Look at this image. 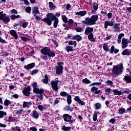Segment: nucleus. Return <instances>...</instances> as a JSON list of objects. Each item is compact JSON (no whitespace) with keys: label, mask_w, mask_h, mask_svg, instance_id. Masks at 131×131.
I'll return each instance as SVG.
<instances>
[{"label":"nucleus","mask_w":131,"mask_h":131,"mask_svg":"<svg viewBox=\"0 0 131 131\" xmlns=\"http://www.w3.org/2000/svg\"><path fill=\"white\" fill-rule=\"evenodd\" d=\"M47 17L42 19V21L47 23L49 26H51V25H52V21H54L53 23L54 28H57V26H58V24L59 23V19L56 15L52 13H48L47 15Z\"/></svg>","instance_id":"1"},{"label":"nucleus","mask_w":131,"mask_h":131,"mask_svg":"<svg viewBox=\"0 0 131 131\" xmlns=\"http://www.w3.org/2000/svg\"><path fill=\"white\" fill-rule=\"evenodd\" d=\"M123 70H124L123 65L120 63V64L113 66V68L112 69V72L114 74V75H115V76L118 77V76H119V75H121V74H122V73L123 72Z\"/></svg>","instance_id":"2"},{"label":"nucleus","mask_w":131,"mask_h":131,"mask_svg":"<svg viewBox=\"0 0 131 131\" xmlns=\"http://www.w3.org/2000/svg\"><path fill=\"white\" fill-rule=\"evenodd\" d=\"M98 20V15H93L90 18H85V23L88 25H94Z\"/></svg>","instance_id":"3"},{"label":"nucleus","mask_w":131,"mask_h":131,"mask_svg":"<svg viewBox=\"0 0 131 131\" xmlns=\"http://www.w3.org/2000/svg\"><path fill=\"white\" fill-rule=\"evenodd\" d=\"M0 20L3 21L4 23H9L10 22V17L7 16V14L4 13V12H0Z\"/></svg>","instance_id":"4"},{"label":"nucleus","mask_w":131,"mask_h":131,"mask_svg":"<svg viewBox=\"0 0 131 131\" xmlns=\"http://www.w3.org/2000/svg\"><path fill=\"white\" fill-rule=\"evenodd\" d=\"M57 65H58V66L56 67V74H61V73L63 72V65H64V63L59 62L57 63Z\"/></svg>","instance_id":"5"},{"label":"nucleus","mask_w":131,"mask_h":131,"mask_svg":"<svg viewBox=\"0 0 131 131\" xmlns=\"http://www.w3.org/2000/svg\"><path fill=\"white\" fill-rule=\"evenodd\" d=\"M62 117L63 118V120L66 121V122H69L70 124H71L74 122L73 120H71L72 116L67 114L63 115Z\"/></svg>","instance_id":"6"},{"label":"nucleus","mask_w":131,"mask_h":131,"mask_svg":"<svg viewBox=\"0 0 131 131\" xmlns=\"http://www.w3.org/2000/svg\"><path fill=\"white\" fill-rule=\"evenodd\" d=\"M33 92L35 94H42L43 93V90L41 89H39L37 87V83L34 82L33 83Z\"/></svg>","instance_id":"7"},{"label":"nucleus","mask_w":131,"mask_h":131,"mask_svg":"<svg viewBox=\"0 0 131 131\" xmlns=\"http://www.w3.org/2000/svg\"><path fill=\"white\" fill-rule=\"evenodd\" d=\"M59 83V80H54L51 82V86L52 89L55 91V92L58 91V84Z\"/></svg>","instance_id":"8"},{"label":"nucleus","mask_w":131,"mask_h":131,"mask_svg":"<svg viewBox=\"0 0 131 131\" xmlns=\"http://www.w3.org/2000/svg\"><path fill=\"white\" fill-rule=\"evenodd\" d=\"M128 43H129V40L126 38H123L122 40V49H124L128 47Z\"/></svg>","instance_id":"9"},{"label":"nucleus","mask_w":131,"mask_h":131,"mask_svg":"<svg viewBox=\"0 0 131 131\" xmlns=\"http://www.w3.org/2000/svg\"><path fill=\"white\" fill-rule=\"evenodd\" d=\"M115 22L113 20H105L104 22V28L107 29L108 26H113L114 25Z\"/></svg>","instance_id":"10"},{"label":"nucleus","mask_w":131,"mask_h":131,"mask_svg":"<svg viewBox=\"0 0 131 131\" xmlns=\"http://www.w3.org/2000/svg\"><path fill=\"white\" fill-rule=\"evenodd\" d=\"M50 51H51L50 48L45 47V48L41 49V53L42 55H47L50 53Z\"/></svg>","instance_id":"11"},{"label":"nucleus","mask_w":131,"mask_h":131,"mask_svg":"<svg viewBox=\"0 0 131 131\" xmlns=\"http://www.w3.org/2000/svg\"><path fill=\"white\" fill-rule=\"evenodd\" d=\"M121 55H122V56H130L131 50L127 49L124 50L122 51Z\"/></svg>","instance_id":"12"},{"label":"nucleus","mask_w":131,"mask_h":131,"mask_svg":"<svg viewBox=\"0 0 131 131\" xmlns=\"http://www.w3.org/2000/svg\"><path fill=\"white\" fill-rule=\"evenodd\" d=\"M31 89H30V87H28L27 88H25L24 90L23 91V93L25 96H29L30 95V90Z\"/></svg>","instance_id":"13"},{"label":"nucleus","mask_w":131,"mask_h":131,"mask_svg":"<svg viewBox=\"0 0 131 131\" xmlns=\"http://www.w3.org/2000/svg\"><path fill=\"white\" fill-rule=\"evenodd\" d=\"M74 100L75 101H76V102H77L78 103H79L80 105H85V103L81 101V100L79 98V96H76L75 98H74Z\"/></svg>","instance_id":"14"},{"label":"nucleus","mask_w":131,"mask_h":131,"mask_svg":"<svg viewBox=\"0 0 131 131\" xmlns=\"http://www.w3.org/2000/svg\"><path fill=\"white\" fill-rule=\"evenodd\" d=\"M93 31H94V28L87 27L85 30L84 34H86V35H88V34H89V33L90 34L93 33L92 32H93Z\"/></svg>","instance_id":"15"},{"label":"nucleus","mask_w":131,"mask_h":131,"mask_svg":"<svg viewBox=\"0 0 131 131\" xmlns=\"http://www.w3.org/2000/svg\"><path fill=\"white\" fill-rule=\"evenodd\" d=\"M10 33L11 35L15 37V39H18V35L17 34V32L16 31L14 30H11L10 31Z\"/></svg>","instance_id":"16"},{"label":"nucleus","mask_w":131,"mask_h":131,"mask_svg":"<svg viewBox=\"0 0 131 131\" xmlns=\"http://www.w3.org/2000/svg\"><path fill=\"white\" fill-rule=\"evenodd\" d=\"M32 13L33 14V15H36L37 14H40L39 13V10H38V7L37 6L36 7H34L32 9Z\"/></svg>","instance_id":"17"},{"label":"nucleus","mask_w":131,"mask_h":131,"mask_svg":"<svg viewBox=\"0 0 131 131\" xmlns=\"http://www.w3.org/2000/svg\"><path fill=\"white\" fill-rule=\"evenodd\" d=\"M35 66V63H32L30 64H29L27 66H25L24 67L25 69H26L27 70H29V69H32L33 67Z\"/></svg>","instance_id":"18"},{"label":"nucleus","mask_w":131,"mask_h":131,"mask_svg":"<svg viewBox=\"0 0 131 131\" xmlns=\"http://www.w3.org/2000/svg\"><path fill=\"white\" fill-rule=\"evenodd\" d=\"M123 80L126 81V83H131V76L126 75L124 77Z\"/></svg>","instance_id":"19"},{"label":"nucleus","mask_w":131,"mask_h":131,"mask_svg":"<svg viewBox=\"0 0 131 131\" xmlns=\"http://www.w3.org/2000/svg\"><path fill=\"white\" fill-rule=\"evenodd\" d=\"M31 105H32V103L31 102H28L24 101L23 102V108H29L30 106H31Z\"/></svg>","instance_id":"20"},{"label":"nucleus","mask_w":131,"mask_h":131,"mask_svg":"<svg viewBox=\"0 0 131 131\" xmlns=\"http://www.w3.org/2000/svg\"><path fill=\"white\" fill-rule=\"evenodd\" d=\"M76 15H77V16H80V17H83V16H85V15H86V11H83L77 12L76 13Z\"/></svg>","instance_id":"21"},{"label":"nucleus","mask_w":131,"mask_h":131,"mask_svg":"<svg viewBox=\"0 0 131 131\" xmlns=\"http://www.w3.org/2000/svg\"><path fill=\"white\" fill-rule=\"evenodd\" d=\"M119 24H116L114 25L113 28L114 29V31L117 32H119L120 31V28L119 27Z\"/></svg>","instance_id":"22"},{"label":"nucleus","mask_w":131,"mask_h":131,"mask_svg":"<svg viewBox=\"0 0 131 131\" xmlns=\"http://www.w3.org/2000/svg\"><path fill=\"white\" fill-rule=\"evenodd\" d=\"M39 116L38 113L36 111H33V118L34 119H37Z\"/></svg>","instance_id":"23"},{"label":"nucleus","mask_w":131,"mask_h":131,"mask_svg":"<svg viewBox=\"0 0 131 131\" xmlns=\"http://www.w3.org/2000/svg\"><path fill=\"white\" fill-rule=\"evenodd\" d=\"M113 92H114V95H115V96H116V95L121 96V95H122V92H121V91L114 90Z\"/></svg>","instance_id":"24"},{"label":"nucleus","mask_w":131,"mask_h":131,"mask_svg":"<svg viewBox=\"0 0 131 131\" xmlns=\"http://www.w3.org/2000/svg\"><path fill=\"white\" fill-rule=\"evenodd\" d=\"M103 49L105 51V52H109L110 51V49H109V47H108V43H104L103 46Z\"/></svg>","instance_id":"25"},{"label":"nucleus","mask_w":131,"mask_h":131,"mask_svg":"<svg viewBox=\"0 0 131 131\" xmlns=\"http://www.w3.org/2000/svg\"><path fill=\"white\" fill-rule=\"evenodd\" d=\"M72 39L76 40L77 41H79L81 39V36L79 35H77L75 36H74L72 38Z\"/></svg>","instance_id":"26"},{"label":"nucleus","mask_w":131,"mask_h":131,"mask_svg":"<svg viewBox=\"0 0 131 131\" xmlns=\"http://www.w3.org/2000/svg\"><path fill=\"white\" fill-rule=\"evenodd\" d=\"M48 57H50V58H54L55 56H56V54H55V52L54 51L51 50L49 51L48 54Z\"/></svg>","instance_id":"27"},{"label":"nucleus","mask_w":131,"mask_h":131,"mask_svg":"<svg viewBox=\"0 0 131 131\" xmlns=\"http://www.w3.org/2000/svg\"><path fill=\"white\" fill-rule=\"evenodd\" d=\"M98 113H99V112H98L97 111H95L94 112V114H93L94 121H97V120L98 119Z\"/></svg>","instance_id":"28"},{"label":"nucleus","mask_w":131,"mask_h":131,"mask_svg":"<svg viewBox=\"0 0 131 131\" xmlns=\"http://www.w3.org/2000/svg\"><path fill=\"white\" fill-rule=\"evenodd\" d=\"M72 97L70 95H68L67 96V102L68 105H70L71 103H72Z\"/></svg>","instance_id":"29"},{"label":"nucleus","mask_w":131,"mask_h":131,"mask_svg":"<svg viewBox=\"0 0 131 131\" xmlns=\"http://www.w3.org/2000/svg\"><path fill=\"white\" fill-rule=\"evenodd\" d=\"M49 7L50 10H54V9H56V6H54L52 2L49 3Z\"/></svg>","instance_id":"30"},{"label":"nucleus","mask_w":131,"mask_h":131,"mask_svg":"<svg viewBox=\"0 0 131 131\" xmlns=\"http://www.w3.org/2000/svg\"><path fill=\"white\" fill-rule=\"evenodd\" d=\"M45 78L43 80V83H45V84H48L49 83V78L48 77L47 75H45Z\"/></svg>","instance_id":"31"},{"label":"nucleus","mask_w":131,"mask_h":131,"mask_svg":"<svg viewBox=\"0 0 131 131\" xmlns=\"http://www.w3.org/2000/svg\"><path fill=\"white\" fill-rule=\"evenodd\" d=\"M125 112V108H120L119 109L118 114H120V115H121V114H123Z\"/></svg>","instance_id":"32"},{"label":"nucleus","mask_w":131,"mask_h":131,"mask_svg":"<svg viewBox=\"0 0 131 131\" xmlns=\"http://www.w3.org/2000/svg\"><path fill=\"white\" fill-rule=\"evenodd\" d=\"M101 105L100 103H97L95 104V110H99L101 109Z\"/></svg>","instance_id":"33"},{"label":"nucleus","mask_w":131,"mask_h":131,"mask_svg":"<svg viewBox=\"0 0 131 131\" xmlns=\"http://www.w3.org/2000/svg\"><path fill=\"white\" fill-rule=\"evenodd\" d=\"M88 38L89 40H90L91 41H94V35L93 34V33H90L88 35Z\"/></svg>","instance_id":"34"},{"label":"nucleus","mask_w":131,"mask_h":131,"mask_svg":"<svg viewBox=\"0 0 131 131\" xmlns=\"http://www.w3.org/2000/svg\"><path fill=\"white\" fill-rule=\"evenodd\" d=\"M66 50H67L68 53H69V52H73V47H72V46H68L66 48Z\"/></svg>","instance_id":"35"},{"label":"nucleus","mask_w":131,"mask_h":131,"mask_svg":"<svg viewBox=\"0 0 131 131\" xmlns=\"http://www.w3.org/2000/svg\"><path fill=\"white\" fill-rule=\"evenodd\" d=\"M68 44L70 46H74V48H76V41H70L68 42Z\"/></svg>","instance_id":"36"},{"label":"nucleus","mask_w":131,"mask_h":131,"mask_svg":"<svg viewBox=\"0 0 131 131\" xmlns=\"http://www.w3.org/2000/svg\"><path fill=\"white\" fill-rule=\"evenodd\" d=\"M7 115V113L0 111V119L3 118L4 116Z\"/></svg>","instance_id":"37"},{"label":"nucleus","mask_w":131,"mask_h":131,"mask_svg":"<svg viewBox=\"0 0 131 131\" xmlns=\"http://www.w3.org/2000/svg\"><path fill=\"white\" fill-rule=\"evenodd\" d=\"M83 83H86V84H89V83H91V81L88 79V78H85V79L82 80Z\"/></svg>","instance_id":"38"},{"label":"nucleus","mask_w":131,"mask_h":131,"mask_svg":"<svg viewBox=\"0 0 131 131\" xmlns=\"http://www.w3.org/2000/svg\"><path fill=\"white\" fill-rule=\"evenodd\" d=\"M10 18L12 20H15V19H18V18H20V15H12L10 16Z\"/></svg>","instance_id":"39"},{"label":"nucleus","mask_w":131,"mask_h":131,"mask_svg":"<svg viewBox=\"0 0 131 131\" xmlns=\"http://www.w3.org/2000/svg\"><path fill=\"white\" fill-rule=\"evenodd\" d=\"M70 129H71V127H66V126H64L62 128V130H64V131H69V130H70Z\"/></svg>","instance_id":"40"},{"label":"nucleus","mask_w":131,"mask_h":131,"mask_svg":"<svg viewBox=\"0 0 131 131\" xmlns=\"http://www.w3.org/2000/svg\"><path fill=\"white\" fill-rule=\"evenodd\" d=\"M62 19L64 23H67L68 22V20L67 19V17H66V15H62Z\"/></svg>","instance_id":"41"},{"label":"nucleus","mask_w":131,"mask_h":131,"mask_svg":"<svg viewBox=\"0 0 131 131\" xmlns=\"http://www.w3.org/2000/svg\"><path fill=\"white\" fill-rule=\"evenodd\" d=\"M20 38H21L22 40H23V41H25V42H26L27 40H30L29 38L26 37L20 36Z\"/></svg>","instance_id":"42"},{"label":"nucleus","mask_w":131,"mask_h":131,"mask_svg":"<svg viewBox=\"0 0 131 131\" xmlns=\"http://www.w3.org/2000/svg\"><path fill=\"white\" fill-rule=\"evenodd\" d=\"M37 108L40 111H43V109L45 108V106L41 105H38Z\"/></svg>","instance_id":"43"},{"label":"nucleus","mask_w":131,"mask_h":131,"mask_svg":"<svg viewBox=\"0 0 131 131\" xmlns=\"http://www.w3.org/2000/svg\"><path fill=\"white\" fill-rule=\"evenodd\" d=\"M10 104H11V101L10 100H5L4 105L5 106H9V105H10Z\"/></svg>","instance_id":"44"},{"label":"nucleus","mask_w":131,"mask_h":131,"mask_svg":"<svg viewBox=\"0 0 131 131\" xmlns=\"http://www.w3.org/2000/svg\"><path fill=\"white\" fill-rule=\"evenodd\" d=\"M60 96H61L62 97H66V96H67V97H68V94H67V93L65 92H61L60 93Z\"/></svg>","instance_id":"45"},{"label":"nucleus","mask_w":131,"mask_h":131,"mask_svg":"<svg viewBox=\"0 0 131 131\" xmlns=\"http://www.w3.org/2000/svg\"><path fill=\"white\" fill-rule=\"evenodd\" d=\"M98 90H99V88H97V87H92L91 89V92H93L96 93V92H97V91H98Z\"/></svg>","instance_id":"46"},{"label":"nucleus","mask_w":131,"mask_h":131,"mask_svg":"<svg viewBox=\"0 0 131 131\" xmlns=\"http://www.w3.org/2000/svg\"><path fill=\"white\" fill-rule=\"evenodd\" d=\"M20 2H24L25 5H26V6H29L30 5V3L27 0H20Z\"/></svg>","instance_id":"47"},{"label":"nucleus","mask_w":131,"mask_h":131,"mask_svg":"<svg viewBox=\"0 0 131 131\" xmlns=\"http://www.w3.org/2000/svg\"><path fill=\"white\" fill-rule=\"evenodd\" d=\"M93 9L95 11H97L98 10V4L95 3L93 4Z\"/></svg>","instance_id":"48"},{"label":"nucleus","mask_w":131,"mask_h":131,"mask_svg":"<svg viewBox=\"0 0 131 131\" xmlns=\"http://www.w3.org/2000/svg\"><path fill=\"white\" fill-rule=\"evenodd\" d=\"M38 72V70H34L31 72V75H33L34 74H36Z\"/></svg>","instance_id":"49"},{"label":"nucleus","mask_w":131,"mask_h":131,"mask_svg":"<svg viewBox=\"0 0 131 131\" xmlns=\"http://www.w3.org/2000/svg\"><path fill=\"white\" fill-rule=\"evenodd\" d=\"M38 94L37 95L38 98H39L41 100H42L43 98V95H42V93H38Z\"/></svg>","instance_id":"50"},{"label":"nucleus","mask_w":131,"mask_h":131,"mask_svg":"<svg viewBox=\"0 0 131 131\" xmlns=\"http://www.w3.org/2000/svg\"><path fill=\"white\" fill-rule=\"evenodd\" d=\"M76 31L77 32H82V31H83V29L79 27V28H77L76 29Z\"/></svg>","instance_id":"51"},{"label":"nucleus","mask_w":131,"mask_h":131,"mask_svg":"<svg viewBox=\"0 0 131 131\" xmlns=\"http://www.w3.org/2000/svg\"><path fill=\"white\" fill-rule=\"evenodd\" d=\"M100 84H102L101 82H94L92 84H91L90 86H92L93 85H100Z\"/></svg>","instance_id":"52"},{"label":"nucleus","mask_w":131,"mask_h":131,"mask_svg":"<svg viewBox=\"0 0 131 131\" xmlns=\"http://www.w3.org/2000/svg\"><path fill=\"white\" fill-rule=\"evenodd\" d=\"M26 11L27 13H30V12L31 11V7L29 6L27 7V8L26 9Z\"/></svg>","instance_id":"53"},{"label":"nucleus","mask_w":131,"mask_h":131,"mask_svg":"<svg viewBox=\"0 0 131 131\" xmlns=\"http://www.w3.org/2000/svg\"><path fill=\"white\" fill-rule=\"evenodd\" d=\"M105 83H107V84H109L110 85H113V82L111 80H107L105 81Z\"/></svg>","instance_id":"54"},{"label":"nucleus","mask_w":131,"mask_h":131,"mask_svg":"<svg viewBox=\"0 0 131 131\" xmlns=\"http://www.w3.org/2000/svg\"><path fill=\"white\" fill-rule=\"evenodd\" d=\"M23 112V110H19L16 112V114L17 115H20L22 114Z\"/></svg>","instance_id":"55"},{"label":"nucleus","mask_w":131,"mask_h":131,"mask_svg":"<svg viewBox=\"0 0 131 131\" xmlns=\"http://www.w3.org/2000/svg\"><path fill=\"white\" fill-rule=\"evenodd\" d=\"M27 25H28V22L24 23L22 24V26H23V28H26Z\"/></svg>","instance_id":"56"},{"label":"nucleus","mask_w":131,"mask_h":131,"mask_svg":"<svg viewBox=\"0 0 131 131\" xmlns=\"http://www.w3.org/2000/svg\"><path fill=\"white\" fill-rule=\"evenodd\" d=\"M115 50V48L114 47V46H112L111 48V53L113 54Z\"/></svg>","instance_id":"57"},{"label":"nucleus","mask_w":131,"mask_h":131,"mask_svg":"<svg viewBox=\"0 0 131 131\" xmlns=\"http://www.w3.org/2000/svg\"><path fill=\"white\" fill-rule=\"evenodd\" d=\"M105 92L107 93V95H109L111 93V89L108 88L105 90Z\"/></svg>","instance_id":"58"},{"label":"nucleus","mask_w":131,"mask_h":131,"mask_svg":"<svg viewBox=\"0 0 131 131\" xmlns=\"http://www.w3.org/2000/svg\"><path fill=\"white\" fill-rule=\"evenodd\" d=\"M11 13L12 14H18V12L17 11V10H15V9H13L11 11Z\"/></svg>","instance_id":"59"},{"label":"nucleus","mask_w":131,"mask_h":131,"mask_svg":"<svg viewBox=\"0 0 131 131\" xmlns=\"http://www.w3.org/2000/svg\"><path fill=\"white\" fill-rule=\"evenodd\" d=\"M34 17H35V18L36 19V20H37V21H38V20H40V17L38 16L37 15H36V14L34 15Z\"/></svg>","instance_id":"60"},{"label":"nucleus","mask_w":131,"mask_h":131,"mask_svg":"<svg viewBox=\"0 0 131 131\" xmlns=\"http://www.w3.org/2000/svg\"><path fill=\"white\" fill-rule=\"evenodd\" d=\"M123 36H124V34L123 33H121L118 36V38H120V39H122V37H123Z\"/></svg>","instance_id":"61"},{"label":"nucleus","mask_w":131,"mask_h":131,"mask_svg":"<svg viewBox=\"0 0 131 131\" xmlns=\"http://www.w3.org/2000/svg\"><path fill=\"white\" fill-rule=\"evenodd\" d=\"M12 98H14L15 99H18L19 98V95L18 94H14L12 96Z\"/></svg>","instance_id":"62"},{"label":"nucleus","mask_w":131,"mask_h":131,"mask_svg":"<svg viewBox=\"0 0 131 131\" xmlns=\"http://www.w3.org/2000/svg\"><path fill=\"white\" fill-rule=\"evenodd\" d=\"M107 17L109 19H111L112 18V13L110 12L107 14Z\"/></svg>","instance_id":"63"},{"label":"nucleus","mask_w":131,"mask_h":131,"mask_svg":"<svg viewBox=\"0 0 131 131\" xmlns=\"http://www.w3.org/2000/svg\"><path fill=\"white\" fill-rule=\"evenodd\" d=\"M30 130L37 131V129L35 127H31L30 128Z\"/></svg>","instance_id":"64"}]
</instances>
